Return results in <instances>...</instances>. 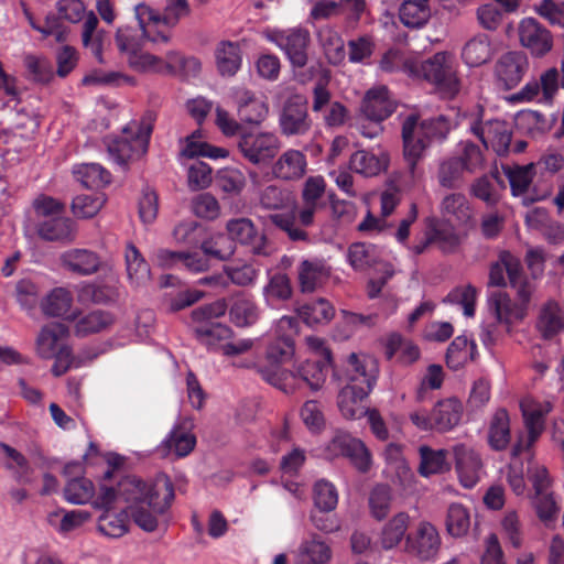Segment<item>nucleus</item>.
<instances>
[{
	"label": "nucleus",
	"instance_id": "nucleus-20",
	"mask_svg": "<svg viewBox=\"0 0 564 564\" xmlns=\"http://www.w3.org/2000/svg\"><path fill=\"white\" fill-rule=\"evenodd\" d=\"M440 547V534L436 528L427 521H421L415 531L406 536L408 551L421 560L434 558Z\"/></svg>",
	"mask_w": 564,
	"mask_h": 564
},
{
	"label": "nucleus",
	"instance_id": "nucleus-7",
	"mask_svg": "<svg viewBox=\"0 0 564 564\" xmlns=\"http://www.w3.org/2000/svg\"><path fill=\"white\" fill-rule=\"evenodd\" d=\"M135 18L143 34L153 43H166L170 34L162 30L175 25L178 19L188 13L186 0H167L164 15L155 13L149 6L139 3L134 8Z\"/></svg>",
	"mask_w": 564,
	"mask_h": 564
},
{
	"label": "nucleus",
	"instance_id": "nucleus-56",
	"mask_svg": "<svg viewBox=\"0 0 564 564\" xmlns=\"http://www.w3.org/2000/svg\"><path fill=\"white\" fill-rule=\"evenodd\" d=\"M318 40L330 64L338 65L345 59V43L335 30L330 28L321 29Z\"/></svg>",
	"mask_w": 564,
	"mask_h": 564
},
{
	"label": "nucleus",
	"instance_id": "nucleus-48",
	"mask_svg": "<svg viewBox=\"0 0 564 564\" xmlns=\"http://www.w3.org/2000/svg\"><path fill=\"white\" fill-rule=\"evenodd\" d=\"M368 395L360 394V387L354 384H346L338 393V408L340 413L347 419L361 417L366 410L362 406V401Z\"/></svg>",
	"mask_w": 564,
	"mask_h": 564
},
{
	"label": "nucleus",
	"instance_id": "nucleus-47",
	"mask_svg": "<svg viewBox=\"0 0 564 564\" xmlns=\"http://www.w3.org/2000/svg\"><path fill=\"white\" fill-rule=\"evenodd\" d=\"M536 328L544 338H551L564 328V322L560 315V306L555 301H547L540 311Z\"/></svg>",
	"mask_w": 564,
	"mask_h": 564
},
{
	"label": "nucleus",
	"instance_id": "nucleus-61",
	"mask_svg": "<svg viewBox=\"0 0 564 564\" xmlns=\"http://www.w3.org/2000/svg\"><path fill=\"white\" fill-rule=\"evenodd\" d=\"M72 294L64 288L52 290L42 301V310L48 316H64L69 312L72 306Z\"/></svg>",
	"mask_w": 564,
	"mask_h": 564
},
{
	"label": "nucleus",
	"instance_id": "nucleus-5",
	"mask_svg": "<svg viewBox=\"0 0 564 564\" xmlns=\"http://www.w3.org/2000/svg\"><path fill=\"white\" fill-rule=\"evenodd\" d=\"M151 133L150 121L132 120L122 129L119 138L108 142L110 160L126 169L130 162L141 159L148 152Z\"/></svg>",
	"mask_w": 564,
	"mask_h": 564
},
{
	"label": "nucleus",
	"instance_id": "nucleus-4",
	"mask_svg": "<svg viewBox=\"0 0 564 564\" xmlns=\"http://www.w3.org/2000/svg\"><path fill=\"white\" fill-rule=\"evenodd\" d=\"M405 69L409 76L434 85L444 98H454L460 89L453 57L445 52H438L426 61L406 63Z\"/></svg>",
	"mask_w": 564,
	"mask_h": 564
},
{
	"label": "nucleus",
	"instance_id": "nucleus-59",
	"mask_svg": "<svg viewBox=\"0 0 564 564\" xmlns=\"http://www.w3.org/2000/svg\"><path fill=\"white\" fill-rule=\"evenodd\" d=\"M430 15L429 0H405L400 8V19L409 28L422 26Z\"/></svg>",
	"mask_w": 564,
	"mask_h": 564
},
{
	"label": "nucleus",
	"instance_id": "nucleus-3",
	"mask_svg": "<svg viewBox=\"0 0 564 564\" xmlns=\"http://www.w3.org/2000/svg\"><path fill=\"white\" fill-rule=\"evenodd\" d=\"M346 259L355 271L373 272L379 278L370 279L368 282V295L377 297L384 284L395 273L392 257L382 248L367 242L351 243L346 252Z\"/></svg>",
	"mask_w": 564,
	"mask_h": 564
},
{
	"label": "nucleus",
	"instance_id": "nucleus-23",
	"mask_svg": "<svg viewBox=\"0 0 564 564\" xmlns=\"http://www.w3.org/2000/svg\"><path fill=\"white\" fill-rule=\"evenodd\" d=\"M456 471L458 479L465 488H473L480 479L482 464L479 455L464 444L454 446Z\"/></svg>",
	"mask_w": 564,
	"mask_h": 564
},
{
	"label": "nucleus",
	"instance_id": "nucleus-60",
	"mask_svg": "<svg viewBox=\"0 0 564 564\" xmlns=\"http://www.w3.org/2000/svg\"><path fill=\"white\" fill-rule=\"evenodd\" d=\"M195 328V334L200 344L208 349H216L221 340L231 337L232 330L221 323H199Z\"/></svg>",
	"mask_w": 564,
	"mask_h": 564
},
{
	"label": "nucleus",
	"instance_id": "nucleus-9",
	"mask_svg": "<svg viewBox=\"0 0 564 564\" xmlns=\"http://www.w3.org/2000/svg\"><path fill=\"white\" fill-rule=\"evenodd\" d=\"M525 432L521 433L512 448V455L530 451L545 429V416L552 411L553 404L545 399L525 397L520 402Z\"/></svg>",
	"mask_w": 564,
	"mask_h": 564
},
{
	"label": "nucleus",
	"instance_id": "nucleus-40",
	"mask_svg": "<svg viewBox=\"0 0 564 564\" xmlns=\"http://www.w3.org/2000/svg\"><path fill=\"white\" fill-rule=\"evenodd\" d=\"M441 212L442 221L455 224L457 227L467 225L471 218L470 206L462 194H449L444 197Z\"/></svg>",
	"mask_w": 564,
	"mask_h": 564
},
{
	"label": "nucleus",
	"instance_id": "nucleus-19",
	"mask_svg": "<svg viewBox=\"0 0 564 564\" xmlns=\"http://www.w3.org/2000/svg\"><path fill=\"white\" fill-rule=\"evenodd\" d=\"M470 131L480 139L486 149L491 148L498 155L508 152L511 131L505 121L490 120L485 123L477 121L470 124Z\"/></svg>",
	"mask_w": 564,
	"mask_h": 564
},
{
	"label": "nucleus",
	"instance_id": "nucleus-57",
	"mask_svg": "<svg viewBox=\"0 0 564 564\" xmlns=\"http://www.w3.org/2000/svg\"><path fill=\"white\" fill-rule=\"evenodd\" d=\"M128 64L141 73L171 74L167 54L164 58L143 52L142 48L129 58Z\"/></svg>",
	"mask_w": 564,
	"mask_h": 564
},
{
	"label": "nucleus",
	"instance_id": "nucleus-17",
	"mask_svg": "<svg viewBox=\"0 0 564 564\" xmlns=\"http://www.w3.org/2000/svg\"><path fill=\"white\" fill-rule=\"evenodd\" d=\"M231 99L241 122L259 126L268 117L269 105L265 98L252 90L235 87L231 89Z\"/></svg>",
	"mask_w": 564,
	"mask_h": 564
},
{
	"label": "nucleus",
	"instance_id": "nucleus-55",
	"mask_svg": "<svg viewBox=\"0 0 564 564\" xmlns=\"http://www.w3.org/2000/svg\"><path fill=\"white\" fill-rule=\"evenodd\" d=\"M503 174L510 183L511 193L513 196L523 195L534 177V164L527 165H503Z\"/></svg>",
	"mask_w": 564,
	"mask_h": 564
},
{
	"label": "nucleus",
	"instance_id": "nucleus-44",
	"mask_svg": "<svg viewBox=\"0 0 564 564\" xmlns=\"http://www.w3.org/2000/svg\"><path fill=\"white\" fill-rule=\"evenodd\" d=\"M260 311L251 297L239 294L232 299L229 307V317L236 326H251L257 323Z\"/></svg>",
	"mask_w": 564,
	"mask_h": 564
},
{
	"label": "nucleus",
	"instance_id": "nucleus-30",
	"mask_svg": "<svg viewBox=\"0 0 564 564\" xmlns=\"http://www.w3.org/2000/svg\"><path fill=\"white\" fill-rule=\"evenodd\" d=\"M332 549L321 536L304 539L295 554L294 564H327L332 560Z\"/></svg>",
	"mask_w": 564,
	"mask_h": 564
},
{
	"label": "nucleus",
	"instance_id": "nucleus-45",
	"mask_svg": "<svg viewBox=\"0 0 564 564\" xmlns=\"http://www.w3.org/2000/svg\"><path fill=\"white\" fill-rule=\"evenodd\" d=\"M454 159L467 174H475L485 167V155L481 148L471 141H460L455 149Z\"/></svg>",
	"mask_w": 564,
	"mask_h": 564
},
{
	"label": "nucleus",
	"instance_id": "nucleus-31",
	"mask_svg": "<svg viewBox=\"0 0 564 564\" xmlns=\"http://www.w3.org/2000/svg\"><path fill=\"white\" fill-rule=\"evenodd\" d=\"M195 445V435L188 429L176 425L158 446V452L163 456L174 454L176 457H185Z\"/></svg>",
	"mask_w": 564,
	"mask_h": 564
},
{
	"label": "nucleus",
	"instance_id": "nucleus-1",
	"mask_svg": "<svg viewBox=\"0 0 564 564\" xmlns=\"http://www.w3.org/2000/svg\"><path fill=\"white\" fill-rule=\"evenodd\" d=\"M174 499V488L171 480L161 476L153 482H143L134 476H127L116 487L101 485L98 488L94 508L116 507L118 502L127 505L126 510L147 503L156 512H165Z\"/></svg>",
	"mask_w": 564,
	"mask_h": 564
},
{
	"label": "nucleus",
	"instance_id": "nucleus-49",
	"mask_svg": "<svg viewBox=\"0 0 564 564\" xmlns=\"http://www.w3.org/2000/svg\"><path fill=\"white\" fill-rule=\"evenodd\" d=\"M510 419L505 409L495 412L488 432L489 445L497 451L505 449L510 442Z\"/></svg>",
	"mask_w": 564,
	"mask_h": 564
},
{
	"label": "nucleus",
	"instance_id": "nucleus-37",
	"mask_svg": "<svg viewBox=\"0 0 564 564\" xmlns=\"http://www.w3.org/2000/svg\"><path fill=\"white\" fill-rule=\"evenodd\" d=\"M494 54L495 48L489 36L478 34L464 45L462 58L467 66L478 67L491 61Z\"/></svg>",
	"mask_w": 564,
	"mask_h": 564
},
{
	"label": "nucleus",
	"instance_id": "nucleus-62",
	"mask_svg": "<svg viewBox=\"0 0 564 564\" xmlns=\"http://www.w3.org/2000/svg\"><path fill=\"white\" fill-rule=\"evenodd\" d=\"M547 214L544 210L534 209L527 215V224L530 227L538 228L542 226L545 238L552 243H558L564 240V225L553 221L545 224Z\"/></svg>",
	"mask_w": 564,
	"mask_h": 564
},
{
	"label": "nucleus",
	"instance_id": "nucleus-43",
	"mask_svg": "<svg viewBox=\"0 0 564 564\" xmlns=\"http://www.w3.org/2000/svg\"><path fill=\"white\" fill-rule=\"evenodd\" d=\"M97 495L98 490L96 491L94 482L86 477H75L64 487V498L72 505L90 503L94 508Z\"/></svg>",
	"mask_w": 564,
	"mask_h": 564
},
{
	"label": "nucleus",
	"instance_id": "nucleus-35",
	"mask_svg": "<svg viewBox=\"0 0 564 564\" xmlns=\"http://www.w3.org/2000/svg\"><path fill=\"white\" fill-rule=\"evenodd\" d=\"M389 156L386 152L359 150L350 156V169L366 177L379 175L388 167Z\"/></svg>",
	"mask_w": 564,
	"mask_h": 564
},
{
	"label": "nucleus",
	"instance_id": "nucleus-26",
	"mask_svg": "<svg viewBox=\"0 0 564 564\" xmlns=\"http://www.w3.org/2000/svg\"><path fill=\"white\" fill-rule=\"evenodd\" d=\"M330 276V268L322 259H305L297 265V282L303 293L322 288Z\"/></svg>",
	"mask_w": 564,
	"mask_h": 564
},
{
	"label": "nucleus",
	"instance_id": "nucleus-25",
	"mask_svg": "<svg viewBox=\"0 0 564 564\" xmlns=\"http://www.w3.org/2000/svg\"><path fill=\"white\" fill-rule=\"evenodd\" d=\"M394 111V102L386 86L369 89L361 102V112L371 122H381Z\"/></svg>",
	"mask_w": 564,
	"mask_h": 564
},
{
	"label": "nucleus",
	"instance_id": "nucleus-29",
	"mask_svg": "<svg viewBox=\"0 0 564 564\" xmlns=\"http://www.w3.org/2000/svg\"><path fill=\"white\" fill-rule=\"evenodd\" d=\"M75 223L64 215L39 220L37 234L47 241L70 242L76 237Z\"/></svg>",
	"mask_w": 564,
	"mask_h": 564
},
{
	"label": "nucleus",
	"instance_id": "nucleus-11",
	"mask_svg": "<svg viewBox=\"0 0 564 564\" xmlns=\"http://www.w3.org/2000/svg\"><path fill=\"white\" fill-rule=\"evenodd\" d=\"M516 290L518 301H512L505 292H496L488 299L489 311L495 315L498 324L507 326V330L525 317L528 304L534 291V284L532 282H524Z\"/></svg>",
	"mask_w": 564,
	"mask_h": 564
},
{
	"label": "nucleus",
	"instance_id": "nucleus-58",
	"mask_svg": "<svg viewBox=\"0 0 564 564\" xmlns=\"http://www.w3.org/2000/svg\"><path fill=\"white\" fill-rule=\"evenodd\" d=\"M140 31L141 32L131 26H121L116 32V45L119 52L127 57V61H129L133 55H137V53L142 48L144 39L151 41L143 34L141 28Z\"/></svg>",
	"mask_w": 564,
	"mask_h": 564
},
{
	"label": "nucleus",
	"instance_id": "nucleus-46",
	"mask_svg": "<svg viewBox=\"0 0 564 564\" xmlns=\"http://www.w3.org/2000/svg\"><path fill=\"white\" fill-rule=\"evenodd\" d=\"M0 448L6 456L4 467L12 473L14 479L20 484H30L33 469L26 457L6 443H0Z\"/></svg>",
	"mask_w": 564,
	"mask_h": 564
},
{
	"label": "nucleus",
	"instance_id": "nucleus-16",
	"mask_svg": "<svg viewBox=\"0 0 564 564\" xmlns=\"http://www.w3.org/2000/svg\"><path fill=\"white\" fill-rule=\"evenodd\" d=\"M226 230L234 243L238 242L249 248L252 254L262 257L271 254L265 235L257 229L251 219L246 217L229 219Z\"/></svg>",
	"mask_w": 564,
	"mask_h": 564
},
{
	"label": "nucleus",
	"instance_id": "nucleus-64",
	"mask_svg": "<svg viewBox=\"0 0 564 564\" xmlns=\"http://www.w3.org/2000/svg\"><path fill=\"white\" fill-rule=\"evenodd\" d=\"M470 527L468 510L460 503H452L447 510L446 529L455 538L464 536Z\"/></svg>",
	"mask_w": 564,
	"mask_h": 564
},
{
	"label": "nucleus",
	"instance_id": "nucleus-41",
	"mask_svg": "<svg viewBox=\"0 0 564 564\" xmlns=\"http://www.w3.org/2000/svg\"><path fill=\"white\" fill-rule=\"evenodd\" d=\"M466 236V231L457 229L455 224L441 220L433 226L429 241L436 243L444 252H452L457 249Z\"/></svg>",
	"mask_w": 564,
	"mask_h": 564
},
{
	"label": "nucleus",
	"instance_id": "nucleus-13",
	"mask_svg": "<svg viewBox=\"0 0 564 564\" xmlns=\"http://www.w3.org/2000/svg\"><path fill=\"white\" fill-rule=\"evenodd\" d=\"M339 456L347 457L361 473L369 470L371 454L362 441L346 432H337L325 447V457L333 459Z\"/></svg>",
	"mask_w": 564,
	"mask_h": 564
},
{
	"label": "nucleus",
	"instance_id": "nucleus-22",
	"mask_svg": "<svg viewBox=\"0 0 564 564\" xmlns=\"http://www.w3.org/2000/svg\"><path fill=\"white\" fill-rule=\"evenodd\" d=\"M529 68L528 57L521 52H508L503 54L495 66V74L505 88L516 87Z\"/></svg>",
	"mask_w": 564,
	"mask_h": 564
},
{
	"label": "nucleus",
	"instance_id": "nucleus-18",
	"mask_svg": "<svg viewBox=\"0 0 564 564\" xmlns=\"http://www.w3.org/2000/svg\"><path fill=\"white\" fill-rule=\"evenodd\" d=\"M520 44L533 56L541 57L553 47L551 32L534 18H524L518 24Z\"/></svg>",
	"mask_w": 564,
	"mask_h": 564
},
{
	"label": "nucleus",
	"instance_id": "nucleus-33",
	"mask_svg": "<svg viewBox=\"0 0 564 564\" xmlns=\"http://www.w3.org/2000/svg\"><path fill=\"white\" fill-rule=\"evenodd\" d=\"M94 509L101 511L97 519V530L100 534L111 539H119L129 532L130 519L126 509L119 512L112 511L115 507Z\"/></svg>",
	"mask_w": 564,
	"mask_h": 564
},
{
	"label": "nucleus",
	"instance_id": "nucleus-54",
	"mask_svg": "<svg viewBox=\"0 0 564 564\" xmlns=\"http://www.w3.org/2000/svg\"><path fill=\"white\" fill-rule=\"evenodd\" d=\"M73 172L77 181L88 188H100L111 181V174L98 163L77 165Z\"/></svg>",
	"mask_w": 564,
	"mask_h": 564
},
{
	"label": "nucleus",
	"instance_id": "nucleus-21",
	"mask_svg": "<svg viewBox=\"0 0 564 564\" xmlns=\"http://www.w3.org/2000/svg\"><path fill=\"white\" fill-rule=\"evenodd\" d=\"M68 328L62 323H50L42 327L36 338V354L43 359H52L62 351L70 350L67 346Z\"/></svg>",
	"mask_w": 564,
	"mask_h": 564
},
{
	"label": "nucleus",
	"instance_id": "nucleus-2",
	"mask_svg": "<svg viewBox=\"0 0 564 564\" xmlns=\"http://www.w3.org/2000/svg\"><path fill=\"white\" fill-rule=\"evenodd\" d=\"M456 124V121L445 115L423 119L420 122L415 116H409L405 119L402 127L404 158L412 174L430 142L445 139Z\"/></svg>",
	"mask_w": 564,
	"mask_h": 564
},
{
	"label": "nucleus",
	"instance_id": "nucleus-50",
	"mask_svg": "<svg viewBox=\"0 0 564 564\" xmlns=\"http://www.w3.org/2000/svg\"><path fill=\"white\" fill-rule=\"evenodd\" d=\"M260 205L265 209L293 210L295 207V195L286 187L269 185L260 194Z\"/></svg>",
	"mask_w": 564,
	"mask_h": 564
},
{
	"label": "nucleus",
	"instance_id": "nucleus-38",
	"mask_svg": "<svg viewBox=\"0 0 564 564\" xmlns=\"http://www.w3.org/2000/svg\"><path fill=\"white\" fill-rule=\"evenodd\" d=\"M124 263L128 280L132 285L142 286L150 281V267L133 243H127L124 248Z\"/></svg>",
	"mask_w": 564,
	"mask_h": 564
},
{
	"label": "nucleus",
	"instance_id": "nucleus-27",
	"mask_svg": "<svg viewBox=\"0 0 564 564\" xmlns=\"http://www.w3.org/2000/svg\"><path fill=\"white\" fill-rule=\"evenodd\" d=\"M311 126L306 104L301 100H289L280 115L282 133L285 135L305 134Z\"/></svg>",
	"mask_w": 564,
	"mask_h": 564
},
{
	"label": "nucleus",
	"instance_id": "nucleus-34",
	"mask_svg": "<svg viewBox=\"0 0 564 564\" xmlns=\"http://www.w3.org/2000/svg\"><path fill=\"white\" fill-rule=\"evenodd\" d=\"M410 527V516L406 512H398L390 518L381 528L377 543L384 551L397 547L402 540L406 539Z\"/></svg>",
	"mask_w": 564,
	"mask_h": 564
},
{
	"label": "nucleus",
	"instance_id": "nucleus-14",
	"mask_svg": "<svg viewBox=\"0 0 564 564\" xmlns=\"http://www.w3.org/2000/svg\"><path fill=\"white\" fill-rule=\"evenodd\" d=\"M238 149L250 163L259 165L271 161L280 150V141L272 132L242 133Z\"/></svg>",
	"mask_w": 564,
	"mask_h": 564
},
{
	"label": "nucleus",
	"instance_id": "nucleus-15",
	"mask_svg": "<svg viewBox=\"0 0 564 564\" xmlns=\"http://www.w3.org/2000/svg\"><path fill=\"white\" fill-rule=\"evenodd\" d=\"M379 366L376 358L366 354L352 352L347 358V384L360 387L361 395H369L376 386Z\"/></svg>",
	"mask_w": 564,
	"mask_h": 564
},
{
	"label": "nucleus",
	"instance_id": "nucleus-24",
	"mask_svg": "<svg viewBox=\"0 0 564 564\" xmlns=\"http://www.w3.org/2000/svg\"><path fill=\"white\" fill-rule=\"evenodd\" d=\"M508 275L509 283L512 288L517 289L521 283L530 282L522 274L520 260L508 251H502L499 259L495 262L489 272V284L494 286H505L506 278Z\"/></svg>",
	"mask_w": 564,
	"mask_h": 564
},
{
	"label": "nucleus",
	"instance_id": "nucleus-12",
	"mask_svg": "<svg viewBox=\"0 0 564 564\" xmlns=\"http://www.w3.org/2000/svg\"><path fill=\"white\" fill-rule=\"evenodd\" d=\"M561 87H564V62H562L561 70L550 67L543 70L538 78H531L512 96V100L552 105Z\"/></svg>",
	"mask_w": 564,
	"mask_h": 564
},
{
	"label": "nucleus",
	"instance_id": "nucleus-52",
	"mask_svg": "<svg viewBox=\"0 0 564 564\" xmlns=\"http://www.w3.org/2000/svg\"><path fill=\"white\" fill-rule=\"evenodd\" d=\"M215 185L224 194L235 197L239 196L247 185L243 172L236 167H225L217 171Z\"/></svg>",
	"mask_w": 564,
	"mask_h": 564
},
{
	"label": "nucleus",
	"instance_id": "nucleus-32",
	"mask_svg": "<svg viewBox=\"0 0 564 564\" xmlns=\"http://www.w3.org/2000/svg\"><path fill=\"white\" fill-rule=\"evenodd\" d=\"M306 158L303 152L294 149L283 152L272 166L276 178L293 181L301 178L306 172Z\"/></svg>",
	"mask_w": 564,
	"mask_h": 564
},
{
	"label": "nucleus",
	"instance_id": "nucleus-51",
	"mask_svg": "<svg viewBox=\"0 0 564 564\" xmlns=\"http://www.w3.org/2000/svg\"><path fill=\"white\" fill-rule=\"evenodd\" d=\"M299 316L310 326L327 324L335 315V308L325 299L312 301L299 307Z\"/></svg>",
	"mask_w": 564,
	"mask_h": 564
},
{
	"label": "nucleus",
	"instance_id": "nucleus-10",
	"mask_svg": "<svg viewBox=\"0 0 564 564\" xmlns=\"http://www.w3.org/2000/svg\"><path fill=\"white\" fill-rule=\"evenodd\" d=\"M59 17L72 23H77L85 18L83 24L82 41L83 45L91 51L99 63H104V31H96L98 19L90 11L86 14V8L80 0H59L56 4Z\"/></svg>",
	"mask_w": 564,
	"mask_h": 564
},
{
	"label": "nucleus",
	"instance_id": "nucleus-42",
	"mask_svg": "<svg viewBox=\"0 0 564 564\" xmlns=\"http://www.w3.org/2000/svg\"><path fill=\"white\" fill-rule=\"evenodd\" d=\"M463 414V404L456 398L444 399L434 406L433 415L436 419V430L447 432L455 427Z\"/></svg>",
	"mask_w": 564,
	"mask_h": 564
},
{
	"label": "nucleus",
	"instance_id": "nucleus-28",
	"mask_svg": "<svg viewBox=\"0 0 564 564\" xmlns=\"http://www.w3.org/2000/svg\"><path fill=\"white\" fill-rule=\"evenodd\" d=\"M62 265L78 275H91L101 264L99 256L91 250L74 248L62 253Z\"/></svg>",
	"mask_w": 564,
	"mask_h": 564
},
{
	"label": "nucleus",
	"instance_id": "nucleus-53",
	"mask_svg": "<svg viewBox=\"0 0 564 564\" xmlns=\"http://www.w3.org/2000/svg\"><path fill=\"white\" fill-rule=\"evenodd\" d=\"M476 345L466 336H457L448 346L446 364L457 370L474 359Z\"/></svg>",
	"mask_w": 564,
	"mask_h": 564
},
{
	"label": "nucleus",
	"instance_id": "nucleus-63",
	"mask_svg": "<svg viewBox=\"0 0 564 564\" xmlns=\"http://www.w3.org/2000/svg\"><path fill=\"white\" fill-rule=\"evenodd\" d=\"M532 505L545 527L551 528L555 524L560 508L552 492L534 494Z\"/></svg>",
	"mask_w": 564,
	"mask_h": 564
},
{
	"label": "nucleus",
	"instance_id": "nucleus-36",
	"mask_svg": "<svg viewBox=\"0 0 564 564\" xmlns=\"http://www.w3.org/2000/svg\"><path fill=\"white\" fill-rule=\"evenodd\" d=\"M215 62L223 77L235 76L242 65V52L236 42L221 41L215 50Z\"/></svg>",
	"mask_w": 564,
	"mask_h": 564
},
{
	"label": "nucleus",
	"instance_id": "nucleus-8",
	"mask_svg": "<svg viewBox=\"0 0 564 564\" xmlns=\"http://www.w3.org/2000/svg\"><path fill=\"white\" fill-rule=\"evenodd\" d=\"M332 362L307 359L294 367L293 371H263V377L272 386L291 393L295 390L294 381L301 380L311 390H319L327 378L328 368Z\"/></svg>",
	"mask_w": 564,
	"mask_h": 564
},
{
	"label": "nucleus",
	"instance_id": "nucleus-39",
	"mask_svg": "<svg viewBox=\"0 0 564 564\" xmlns=\"http://www.w3.org/2000/svg\"><path fill=\"white\" fill-rule=\"evenodd\" d=\"M420 464L419 474L423 477L432 475H441L451 469V464L447 459L448 452L446 449H435L427 445L419 447Z\"/></svg>",
	"mask_w": 564,
	"mask_h": 564
},
{
	"label": "nucleus",
	"instance_id": "nucleus-6",
	"mask_svg": "<svg viewBox=\"0 0 564 564\" xmlns=\"http://www.w3.org/2000/svg\"><path fill=\"white\" fill-rule=\"evenodd\" d=\"M262 37L275 45L294 69L303 68L308 62L311 33L306 28L268 26L261 32Z\"/></svg>",
	"mask_w": 564,
	"mask_h": 564
}]
</instances>
